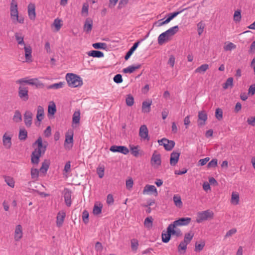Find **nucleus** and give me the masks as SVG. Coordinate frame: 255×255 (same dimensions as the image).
Wrapping results in <instances>:
<instances>
[{
	"label": "nucleus",
	"mask_w": 255,
	"mask_h": 255,
	"mask_svg": "<svg viewBox=\"0 0 255 255\" xmlns=\"http://www.w3.org/2000/svg\"><path fill=\"white\" fill-rule=\"evenodd\" d=\"M35 145H37V147L35 148L32 153L31 161L32 163L37 164L39 161V158L46 150L47 142H45L43 144L42 138L39 137L34 143L33 146Z\"/></svg>",
	"instance_id": "1"
},
{
	"label": "nucleus",
	"mask_w": 255,
	"mask_h": 255,
	"mask_svg": "<svg viewBox=\"0 0 255 255\" xmlns=\"http://www.w3.org/2000/svg\"><path fill=\"white\" fill-rule=\"evenodd\" d=\"M10 17L12 23L16 24H23L24 17L19 14L17 2L15 0H11L10 4Z\"/></svg>",
	"instance_id": "2"
},
{
	"label": "nucleus",
	"mask_w": 255,
	"mask_h": 255,
	"mask_svg": "<svg viewBox=\"0 0 255 255\" xmlns=\"http://www.w3.org/2000/svg\"><path fill=\"white\" fill-rule=\"evenodd\" d=\"M68 86L71 88L80 87L83 85V80L79 75L67 73L65 77Z\"/></svg>",
	"instance_id": "3"
},
{
	"label": "nucleus",
	"mask_w": 255,
	"mask_h": 255,
	"mask_svg": "<svg viewBox=\"0 0 255 255\" xmlns=\"http://www.w3.org/2000/svg\"><path fill=\"white\" fill-rule=\"evenodd\" d=\"M74 130L73 129H68L65 134V150H70L73 146L74 143L73 140Z\"/></svg>",
	"instance_id": "4"
},
{
	"label": "nucleus",
	"mask_w": 255,
	"mask_h": 255,
	"mask_svg": "<svg viewBox=\"0 0 255 255\" xmlns=\"http://www.w3.org/2000/svg\"><path fill=\"white\" fill-rule=\"evenodd\" d=\"M213 216V212L209 210L199 212L197 214L196 222L198 223H201L203 221L207 220L209 218H212Z\"/></svg>",
	"instance_id": "5"
},
{
	"label": "nucleus",
	"mask_w": 255,
	"mask_h": 255,
	"mask_svg": "<svg viewBox=\"0 0 255 255\" xmlns=\"http://www.w3.org/2000/svg\"><path fill=\"white\" fill-rule=\"evenodd\" d=\"M150 163L154 168H158L161 165V155L157 151H154L151 158Z\"/></svg>",
	"instance_id": "6"
},
{
	"label": "nucleus",
	"mask_w": 255,
	"mask_h": 255,
	"mask_svg": "<svg viewBox=\"0 0 255 255\" xmlns=\"http://www.w3.org/2000/svg\"><path fill=\"white\" fill-rule=\"evenodd\" d=\"M177 226L173 222L169 224L167 228V231L171 236H175L176 237H179L182 236V234L181 231L177 228Z\"/></svg>",
	"instance_id": "7"
},
{
	"label": "nucleus",
	"mask_w": 255,
	"mask_h": 255,
	"mask_svg": "<svg viewBox=\"0 0 255 255\" xmlns=\"http://www.w3.org/2000/svg\"><path fill=\"white\" fill-rule=\"evenodd\" d=\"M139 136L141 140L149 141L150 136L148 133V129L146 125H143L139 129Z\"/></svg>",
	"instance_id": "8"
},
{
	"label": "nucleus",
	"mask_w": 255,
	"mask_h": 255,
	"mask_svg": "<svg viewBox=\"0 0 255 255\" xmlns=\"http://www.w3.org/2000/svg\"><path fill=\"white\" fill-rule=\"evenodd\" d=\"M160 145H163L165 150L170 151L172 149L175 145V142L173 140H168L165 138L158 140Z\"/></svg>",
	"instance_id": "9"
},
{
	"label": "nucleus",
	"mask_w": 255,
	"mask_h": 255,
	"mask_svg": "<svg viewBox=\"0 0 255 255\" xmlns=\"http://www.w3.org/2000/svg\"><path fill=\"white\" fill-rule=\"evenodd\" d=\"M12 134L8 132H5L2 138V144L5 149H9L11 147Z\"/></svg>",
	"instance_id": "10"
},
{
	"label": "nucleus",
	"mask_w": 255,
	"mask_h": 255,
	"mask_svg": "<svg viewBox=\"0 0 255 255\" xmlns=\"http://www.w3.org/2000/svg\"><path fill=\"white\" fill-rule=\"evenodd\" d=\"M28 88L23 85H20L18 88V96L24 101H26L28 98Z\"/></svg>",
	"instance_id": "11"
},
{
	"label": "nucleus",
	"mask_w": 255,
	"mask_h": 255,
	"mask_svg": "<svg viewBox=\"0 0 255 255\" xmlns=\"http://www.w3.org/2000/svg\"><path fill=\"white\" fill-rule=\"evenodd\" d=\"M23 229L21 225L15 226L14 231V240L16 242L19 241L23 237Z\"/></svg>",
	"instance_id": "12"
},
{
	"label": "nucleus",
	"mask_w": 255,
	"mask_h": 255,
	"mask_svg": "<svg viewBox=\"0 0 255 255\" xmlns=\"http://www.w3.org/2000/svg\"><path fill=\"white\" fill-rule=\"evenodd\" d=\"M23 47L24 51V56L25 62L29 63L32 61V48L30 45L26 44Z\"/></svg>",
	"instance_id": "13"
},
{
	"label": "nucleus",
	"mask_w": 255,
	"mask_h": 255,
	"mask_svg": "<svg viewBox=\"0 0 255 255\" xmlns=\"http://www.w3.org/2000/svg\"><path fill=\"white\" fill-rule=\"evenodd\" d=\"M110 150L113 152H120L127 155L129 152V149L125 146L112 145Z\"/></svg>",
	"instance_id": "14"
},
{
	"label": "nucleus",
	"mask_w": 255,
	"mask_h": 255,
	"mask_svg": "<svg viewBox=\"0 0 255 255\" xmlns=\"http://www.w3.org/2000/svg\"><path fill=\"white\" fill-rule=\"evenodd\" d=\"M144 195L145 194H150L153 193L155 196H157L158 195V192L157 189L154 185H146L142 192Z\"/></svg>",
	"instance_id": "15"
},
{
	"label": "nucleus",
	"mask_w": 255,
	"mask_h": 255,
	"mask_svg": "<svg viewBox=\"0 0 255 255\" xmlns=\"http://www.w3.org/2000/svg\"><path fill=\"white\" fill-rule=\"evenodd\" d=\"M56 111L55 104L54 102L51 101L48 104L47 116L49 119H53Z\"/></svg>",
	"instance_id": "16"
},
{
	"label": "nucleus",
	"mask_w": 255,
	"mask_h": 255,
	"mask_svg": "<svg viewBox=\"0 0 255 255\" xmlns=\"http://www.w3.org/2000/svg\"><path fill=\"white\" fill-rule=\"evenodd\" d=\"M198 126H201L205 125L207 120V114L205 111H201L198 112Z\"/></svg>",
	"instance_id": "17"
},
{
	"label": "nucleus",
	"mask_w": 255,
	"mask_h": 255,
	"mask_svg": "<svg viewBox=\"0 0 255 255\" xmlns=\"http://www.w3.org/2000/svg\"><path fill=\"white\" fill-rule=\"evenodd\" d=\"M28 15L30 20H34L36 17L35 4L30 3L28 5Z\"/></svg>",
	"instance_id": "18"
},
{
	"label": "nucleus",
	"mask_w": 255,
	"mask_h": 255,
	"mask_svg": "<svg viewBox=\"0 0 255 255\" xmlns=\"http://www.w3.org/2000/svg\"><path fill=\"white\" fill-rule=\"evenodd\" d=\"M33 115L30 111H26L24 114V122L27 127H30L32 124Z\"/></svg>",
	"instance_id": "19"
},
{
	"label": "nucleus",
	"mask_w": 255,
	"mask_h": 255,
	"mask_svg": "<svg viewBox=\"0 0 255 255\" xmlns=\"http://www.w3.org/2000/svg\"><path fill=\"white\" fill-rule=\"evenodd\" d=\"M180 156V153L177 151H173L170 154V164L171 166H175L177 163Z\"/></svg>",
	"instance_id": "20"
},
{
	"label": "nucleus",
	"mask_w": 255,
	"mask_h": 255,
	"mask_svg": "<svg viewBox=\"0 0 255 255\" xmlns=\"http://www.w3.org/2000/svg\"><path fill=\"white\" fill-rule=\"evenodd\" d=\"M191 221V218L189 217L181 218L173 222L177 226H186L188 225Z\"/></svg>",
	"instance_id": "21"
},
{
	"label": "nucleus",
	"mask_w": 255,
	"mask_h": 255,
	"mask_svg": "<svg viewBox=\"0 0 255 255\" xmlns=\"http://www.w3.org/2000/svg\"><path fill=\"white\" fill-rule=\"evenodd\" d=\"M93 27V20L91 18H87L85 21L83 29L85 32L89 33L91 32Z\"/></svg>",
	"instance_id": "22"
},
{
	"label": "nucleus",
	"mask_w": 255,
	"mask_h": 255,
	"mask_svg": "<svg viewBox=\"0 0 255 255\" xmlns=\"http://www.w3.org/2000/svg\"><path fill=\"white\" fill-rule=\"evenodd\" d=\"M80 120V111H76L74 113L72 117V125L73 128L76 127V125H78Z\"/></svg>",
	"instance_id": "23"
},
{
	"label": "nucleus",
	"mask_w": 255,
	"mask_h": 255,
	"mask_svg": "<svg viewBox=\"0 0 255 255\" xmlns=\"http://www.w3.org/2000/svg\"><path fill=\"white\" fill-rule=\"evenodd\" d=\"M230 202L232 205H237L240 202V195L237 192H233L231 195Z\"/></svg>",
	"instance_id": "24"
},
{
	"label": "nucleus",
	"mask_w": 255,
	"mask_h": 255,
	"mask_svg": "<svg viewBox=\"0 0 255 255\" xmlns=\"http://www.w3.org/2000/svg\"><path fill=\"white\" fill-rule=\"evenodd\" d=\"M14 36L18 45L23 46L26 45L24 41V36L22 33L16 32L14 34Z\"/></svg>",
	"instance_id": "25"
},
{
	"label": "nucleus",
	"mask_w": 255,
	"mask_h": 255,
	"mask_svg": "<svg viewBox=\"0 0 255 255\" xmlns=\"http://www.w3.org/2000/svg\"><path fill=\"white\" fill-rule=\"evenodd\" d=\"M170 37L168 35L166 34L165 32H164L160 34L158 37V43L161 45L164 44L166 41H168L170 39Z\"/></svg>",
	"instance_id": "26"
},
{
	"label": "nucleus",
	"mask_w": 255,
	"mask_h": 255,
	"mask_svg": "<svg viewBox=\"0 0 255 255\" xmlns=\"http://www.w3.org/2000/svg\"><path fill=\"white\" fill-rule=\"evenodd\" d=\"M44 117V110L41 106H38L37 108L36 119L38 121L41 122Z\"/></svg>",
	"instance_id": "27"
},
{
	"label": "nucleus",
	"mask_w": 255,
	"mask_h": 255,
	"mask_svg": "<svg viewBox=\"0 0 255 255\" xmlns=\"http://www.w3.org/2000/svg\"><path fill=\"white\" fill-rule=\"evenodd\" d=\"M173 200L175 206L178 208H181L183 206V203L181 200V197L179 195L175 194L173 195Z\"/></svg>",
	"instance_id": "28"
},
{
	"label": "nucleus",
	"mask_w": 255,
	"mask_h": 255,
	"mask_svg": "<svg viewBox=\"0 0 255 255\" xmlns=\"http://www.w3.org/2000/svg\"><path fill=\"white\" fill-rule=\"evenodd\" d=\"M139 43H140V41H137V42H136L134 43L133 46L127 52L126 55H125V60H128L130 56L132 54L133 52L137 48V47L139 45Z\"/></svg>",
	"instance_id": "29"
},
{
	"label": "nucleus",
	"mask_w": 255,
	"mask_h": 255,
	"mask_svg": "<svg viewBox=\"0 0 255 255\" xmlns=\"http://www.w3.org/2000/svg\"><path fill=\"white\" fill-rule=\"evenodd\" d=\"M62 26V20L59 18H56L52 25V27L54 31H58Z\"/></svg>",
	"instance_id": "30"
},
{
	"label": "nucleus",
	"mask_w": 255,
	"mask_h": 255,
	"mask_svg": "<svg viewBox=\"0 0 255 255\" xmlns=\"http://www.w3.org/2000/svg\"><path fill=\"white\" fill-rule=\"evenodd\" d=\"M28 84L35 86L36 88H41L43 87V84L37 78L29 79L28 80Z\"/></svg>",
	"instance_id": "31"
},
{
	"label": "nucleus",
	"mask_w": 255,
	"mask_h": 255,
	"mask_svg": "<svg viewBox=\"0 0 255 255\" xmlns=\"http://www.w3.org/2000/svg\"><path fill=\"white\" fill-rule=\"evenodd\" d=\"M188 245V244L184 241L181 242L177 247L178 253L181 255L184 254L187 250Z\"/></svg>",
	"instance_id": "32"
},
{
	"label": "nucleus",
	"mask_w": 255,
	"mask_h": 255,
	"mask_svg": "<svg viewBox=\"0 0 255 255\" xmlns=\"http://www.w3.org/2000/svg\"><path fill=\"white\" fill-rule=\"evenodd\" d=\"M102 208L103 205L101 203L98 202H96L93 208V214L96 215L100 214L102 212Z\"/></svg>",
	"instance_id": "33"
},
{
	"label": "nucleus",
	"mask_w": 255,
	"mask_h": 255,
	"mask_svg": "<svg viewBox=\"0 0 255 255\" xmlns=\"http://www.w3.org/2000/svg\"><path fill=\"white\" fill-rule=\"evenodd\" d=\"M209 68V65L204 64L197 68L194 72L195 73L204 74Z\"/></svg>",
	"instance_id": "34"
},
{
	"label": "nucleus",
	"mask_w": 255,
	"mask_h": 255,
	"mask_svg": "<svg viewBox=\"0 0 255 255\" xmlns=\"http://www.w3.org/2000/svg\"><path fill=\"white\" fill-rule=\"evenodd\" d=\"M49 164L50 163L49 161L44 160V161L42 162L41 167L39 169L40 172L45 175L49 168Z\"/></svg>",
	"instance_id": "35"
},
{
	"label": "nucleus",
	"mask_w": 255,
	"mask_h": 255,
	"mask_svg": "<svg viewBox=\"0 0 255 255\" xmlns=\"http://www.w3.org/2000/svg\"><path fill=\"white\" fill-rule=\"evenodd\" d=\"M140 67V64H137L136 66L131 65L129 66L128 67L124 68L123 69V72L125 73H133L135 70L139 69Z\"/></svg>",
	"instance_id": "36"
},
{
	"label": "nucleus",
	"mask_w": 255,
	"mask_h": 255,
	"mask_svg": "<svg viewBox=\"0 0 255 255\" xmlns=\"http://www.w3.org/2000/svg\"><path fill=\"white\" fill-rule=\"evenodd\" d=\"M236 48V45L231 42H226L224 46L225 51H230Z\"/></svg>",
	"instance_id": "37"
},
{
	"label": "nucleus",
	"mask_w": 255,
	"mask_h": 255,
	"mask_svg": "<svg viewBox=\"0 0 255 255\" xmlns=\"http://www.w3.org/2000/svg\"><path fill=\"white\" fill-rule=\"evenodd\" d=\"M71 192L68 190L65 189V203L68 207L71 206Z\"/></svg>",
	"instance_id": "38"
},
{
	"label": "nucleus",
	"mask_w": 255,
	"mask_h": 255,
	"mask_svg": "<svg viewBox=\"0 0 255 255\" xmlns=\"http://www.w3.org/2000/svg\"><path fill=\"white\" fill-rule=\"evenodd\" d=\"M151 101H144L142 104V111L143 113H149L150 111Z\"/></svg>",
	"instance_id": "39"
},
{
	"label": "nucleus",
	"mask_w": 255,
	"mask_h": 255,
	"mask_svg": "<svg viewBox=\"0 0 255 255\" xmlns=\"http://www.w3.org/2000/svg\"><path fill=\"white\" fill-rule=\"evenodd\" d=\"M171 235L167 231V230L166 229V231H163L161 234V238H162V241L164 243H168L170 239H171Z\"/></svg>",
	"instance_id": "40"
},
{
	"label": "nucleus",
	"mask_w": 255,
	"mask_h": 255,
	"mask_svg": "<svg viewBox=\"0 0 255 255\" xmlns=\"http://www.w3.org/2000/svg\"><path fill=\"white\" fill-rule=\"evenodd\" d=\"M130 150L132 155L135 157H137L139 154V146L133 145H129Z\"/></svg>",
	"instance_id": "41"
},
{
	"label": "nucleus",
	"mask_w": 255,
	"mask_h": 255,
	"mask_svg": "<svg viewBox=\"0 0 255 255\" xmlns=\"http://www.w3.org/2000/svg\"><path fill=\"white\" fill-rule=\"evenodd\" d=\"M88 55L93 57L101 58L104 56V53L100 51L92 50L88 52Z\"/></svg>",
	"instance_id": "42"
},
{
	"label": "nucleus",
	"mask_w": 255,
	"mask_h": 255,
	"mask_svg": "<svg viewBox=\"0 0 255 255\" xmlns=\"http://www.w3.org/2000/svg\"><path fill=\"white\" fill-rule=\"evenodd\" d=\"M179 27L178 25L172 27L165 31L166 34L168 35L170 37L173 36L178 30Z\"/></svg>",
	"instance_id": "43"
},
{
	"label": "nucleus",
	"mask_w": 255,
	"mask_h": 255,
	"mask_svg": "<svg viewBox=\"0 0 255 255\" xmlns=\"http://www.w3.org/2000/svg\"><path fill=\"white\" fill-rule=\"evenodd\" d=\"M194 235V234L192 231L186 233L184 235L183 241L189 244L193 239Z\"/></svg>",
	"instance_id": "44"
},
{
	"label": "nucleus",
	"mask_w": 255,
	"mask_h": 255,
	"mask_svg": "<svg viewBox=\"0 0 255 255\" xmlns=\"http://www.w3.org/2000/svg\"><path fill=\"white\" fill-rule=\"evenodd\" d=\"M64 222V212H59L57 216V225L58 227H61L63 225Z\"/></svg>",
	"instance_id": "45"
},
{
	"label": "nucleus",
	"mask_w": 255,
	"mask_h": 255,
	"mask_svg": "<svg viewBox=\"0 0 255 255\" xmlns=\"http://www.w3.org/2000/svg\"><path fill=\"white\" fill-rule=\"evenodd\" d=\"M39 172L40 171L37 169L32 168L30 171L31 178L35 181L37 180Z\"/></svg>",
	"instance_id": "46"
},
{
	"label": "nucleus",
	"mask_w": 255,
	"mask_h": 255,
	"mask_svg": "<svg viewBox=\"0 0 255 255\" xmlns=\"http://www.w3.org/2000/svg\"><path fill=\"white\" fill-rule=\"evenodd\" d=\"M27 136V132L24 128H20L19 132L18 138L20 140H25Z\"/></svg>",
	"instance_id": "47"
},
{
	"label": "nucleus",
	"mask_w": 255,
	"mask_h": 255,
	"mask_svg": "<svg viewBox=\"0 0 255 255\" xmlns=\"http://www.w3.org/2000/svg\"><path fill=\"white\" fill-rule=\"evenodd\" d=\"M233 86V78L230 77L227 79L226 82L223 84V87L224 89L232 88Z\"/></svg>",
	"instance_id": "48"
},
{
	"label": "nucleus",
	"mask_w": 255,
	"mask_h": 255,
	"mask_svg": "<svg viewBox=\"0 0 255 255\" xmlns=\"http://www.w3.org/2000/svg\"><path fill=\"white\" fill-rule=\"evenodd\" d=\"M153 219L152 217H148L145 218L144 225L146 228L150 229L152 227Z\"/></svg>",
	"instance_id": "49"
},
{
	"label": "nucleus",
	"mask_w": 255,
	"mask_h": 255,
	"mask_svg": "<svg viewBox=\"0 0 255 255\" xmlns=\"http://www.w3.org/2000/svg\"><path fill=\"white\" fill-rule=\"evenodd\" d=\"M15 123H19L22 121V117L20 113L18 111H15L12 119Z\"/></svg>",
	"instance_id": "50"
},
{
	"label": "nucleus",
	"mask_w": 255,
	"mask_h": 255,
	"mask_svg": "<svg viewBox=\"0 0 255 255\" xmlns=\"http://www.w3.org/2000/svg\"><path fill=\"white\" fill-rule=\"evenodd\" d=\"M205 245L204 241H202L200 243H196L195 246V251L196 252L201 251L204 249Z\"/></svg>",
	"instance_id": "51"
},
{
	"label": "nucleus",
	"mask_w": 255,
	"mask_h": 255,
	"mask_svg": "<svg viewBox=\"0 0 255 255\" xmlns=\"http://www.w3.org/2000/svg\"><path fill=\"white\" fill-rule=\"evenodd\" d=\"M93 47L95 49H105L107 48V44L105 43H95L93 44Z\"/></svg>",
	"instance_id": "52"
},
{
	"label": "nucleus",
	"mask_w": 255,
	"mask_h": 255,
	"mask_svg": "<svg viewBox=\"0 0 255 255\" xmlns=\"http://www.w3.org/2000/svg\"><path fill=\"white\" fill-rule=\"evenodd\" d=\"M185 9H186V8L183 9H182L181 10H180L179 11H176V12H173V13H170L168 15V18L166 19L169 22L173 18L176 17L177 15H178L179 13H180L181 12H182V11H183Z\"/></svg>",
	"instance_id": "53"
},
{
	"label": "nucleus",
	"mask_w": 255,
	"mask_h": 255,
	"mask_svg": "<svg viewBox=\"0 0 255 255\" xmlns=\"http://www.w3.org/2000/svg\"><path fill=\"white\" fill-rule=\"evenodd\" d=\"M5 181L9 187L13 188L15 185L14 179L10 177H6L5 178Z\"/></svg>",
	"instance_id": "54"
},
{
	"label": "nucleus",
	"mask_w": 255,
	"mask_h": 255,
	"mask_svg": "<svg viewBox=\"0 0 255 255\" xmlns=\"http://www.w3.org/2000/svg\"><path fill=\"white\" fill-rule=\"evenodd\" d=\"M105 168L104 166H99L97 168V172L99 178H102L104 176Z\"/></svg>",
	"instance_id": "55"
},
{
	"label": "nucleus",
	"mask_w": 255,
	"mask_h": 255,
	"mask_svg": "<svg viewBox=\"0 0 255 255\" xmlns=\"http://www.w3.org/2000/svg\"><path fill=\"white\" fill-rule=\"evenodd\" d=\"M126 188L128 190H130L133 185V181L131 178H128L126 182Z\"/></svg>",
	"instance_id": "56"
},
{
	"label": "nucleus",
	"mask_w": 255,
	"mask_h": 255,
	"mask_svg": "<svg viewBox=\"0 0 255 255\" xmlns=\"http://www.w3.org/2000/svg\"><path fill=\"white\" fill-rule=\"evenodd\" d=\"M126 104L128 106H131L134 103L133 97L131 95H128L126 99Z\"/></svg>",
	"instance_id": "57"
},
{
	"label": "nucleus",
	"mask_w": 255,
	"mask_h": 255,
	"mask_svg": "<svg viewBox=\"0 0 255 255\" xmlns=\"http://www.w3.org/2000/svg\"><path fill=\"white\" fill-rule=\"evenodd\" d=\"M218 165V160L216 158H214L211 160L208 164L207 167L209 168H215Z\"/></svg>",
	"instance_id": "58"
},
{
	"label": "nucleus",
	"mask_w": 255,
	"mask_h": 255,
	"mask_svg": "<svg viewBox=\"0 0 255 255\" xmlns=\"http://www.w3.org/2000/svg\"><path fill=\"white\" fill-rule=\"evenodd\" d=\"M138 242L136 239H132L131 240V248L132 251H136L138 248Z\"/></svg>",
	"instance_id": "59"
},
{
	"label": "nucleus",
	"mask_w": 255,
	"mask_h": 255,
	"mask_svg": "<svg viewBox=\"0 0 255 255\" xmlns=\"http://www.w3.org/2000/svg\"><path fill=\"white\" fill-rule=\"evenodd\" d=\"M89 5L87 3L83 4L82 9V14L84 16H87L88 14Z\"/></svg>",
	"instance_id": "60"
},
{
	"label": "nucleus",
	"mask_w": 255,
	"mask_h": 255,
	"mask_svg": "<svg viewBox=\"0 0 255 255\" xmlns=\"http://www.w3.org/2000/svg\"><path fill=\"white\" fill-rule=\"evenodd\" d=\"M215 117L218 120H221L223 118V111L220 108H217L215 112Z\"/></svg>",
	"instance_id": "61"
},
{
	"label": "nucleus",
	"mask_w": 255,
	"mask_h": 255,
	"mask_svg": "<svg viewBox=\"0 0 255 255\" xmlns=\"http://www.w3.org/2000/svg\"><path fill=\"white\" fill-rule=\"evenodd\" d=\"M241 19V14L240 10H236L234 14V20L236 22H239Z\"/></svg>",
	"instance_id": "62"
},
{
	"label": "nucleus",
	"mask_w": 255,
	"mask_h": 255,
	"mask_svg": "<svg viewBox=\"0 0 255 255\" xmlns=\"http://www.w3.org/2000/svg\"><path fill=\"white\" fill-rule=\"evenodd\" d=\"M63 84L62 82H59L58 83L54 84L51 85L50 86H48L47 88L48 89H57L62 88L63 87Z\"/></svg>",
	"instance_id": "63"
},
{
	"label": "nucleus",
	"mask_w": 255,
	"mask_h": 255,
	"mask_svg": "<svg viewBox=\"0 0 255 255\" xmlns=\"http://www.w3.org/2000/svg\"><path fill=\"white\" fill-rule=\"evenodd\" d=\"M255 94V84L251 85L248 90V95L253 96Z\"/></svg>",
	"instance_id": "64"
}]
</instances>
